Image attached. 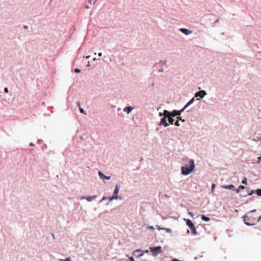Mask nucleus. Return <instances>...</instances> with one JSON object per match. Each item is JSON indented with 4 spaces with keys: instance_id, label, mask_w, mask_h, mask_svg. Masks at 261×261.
<instances>
[{
    "instance_id": "1",
    "label": "nucleus",
    "mask_w": 261,
    "mask_h": 261,
    "mask_svg": "<svg viewBox=\"0 0 261 261\" xmlns=\"http://www.w3.org/2000/svg\"><path fill=\"white\" fill-rule=\"evenodd\" d=\"M184 161L186 162L185 166L181 167V173L183 175H188L192 172L195 168L194 161L193 160L189 158H186Z\"/></svg>"
},
{
    "instance_id": "2",
    "label": "nucleus",
    "mask_w": 261,
    "mask_h": 261,
    "mask_svg": "<svg viewBox=\"0 0 261 261\" xmlns=\"http://www.w3.org/2000/svg\"><path fill=\"white\" fill-rule=\"evenodd\" d=\"M243 221L245 224L248 226L253 225L255 224L256 219L254 215H245L243 216Z\"/></svg>"
},
{
    "instance_id": "3",
    "label": "nucleus",
    "mask_w": 261,
    "mask_h": 261,
    "mask_svg": "<svg viewBox=\"0 0 261 261\" xmlns=\"http://www.w3.org/2000/svg\"><path fill=\"white\" fill-rule=\"evenodd\" d=\"M182 111L174 110L172 112H169L167 110H165L164 111V115L165 117H174L176 116H179Z\"/></svg>"
},
{
    "instance_id": "4",
    "label": "nucleus",
    "mask_w": 261,
    "mask_h": 261,
    "mask_svg": "<svg viewBox=\"0 0 261 261\" xmlns=\"http://www.w3.org/2000/svg\"><path fill=\"white\" fill-rule=\"evenodd\" d=\"M149 249L153 256H156L158 254L162 252L161 246L150 247Z\"/></svg>"
},
{
    "instance_id": "5",
    "label": "nucleus",
    "mask_w": 261,
    "mask_h": 261,
    "mask_svg": "<svg viewBox=\"0 0 261 261\" xmlns=\"http://www.w3.org/2000/svg\"><path fill=\"white\" fill-rule=\"evenodd\" d=\"M205 94H206V93L204 90H201V91L197 92L195 94V96L196 97L199 96L200 98H203Z\"/></svg>"
},
{
    "instance_id": "6",
    "label": "nucleus",
    "mask_w": 261,
    "mask_h": 261,
    "mask_svg": "<svg viewBox=\"0 0 261 261\" xmlns=\"http://www.w3.org/2000/svg\"><path fill=\"white\" fill-rule=\"evenodd\" d=\"M166 118L165 116V117L163 118L161 122L160 123V125H164L165 127H167L169 125L168 123L166 121Z\"/></svg>"
},
{
    "instance_id": "7",
    "label": "nucleus",
    "mask_w": 261,
    "mask_h": 261,
    "mask_svg": "<svg viewBox=\"0 0 261 261\" xmlns=\"http://www.w3.org/2000/svg\"><path fill=\"white\" fill-rule=\"evenodd\" d=\"M184 220L186 221V224L189 226L190 229L194 226V224L190 220L184 219Z\"/></svg>"
},
{
    "instance_id": "8",
    "label": "nucleus",
    "mask_w": 261,
    "mask_h": 261,
    "mask_svg": "<svg viewBox=\"0 0 261 261\" xmlns=\"http://www.w3.org/2000/svg\"><path fill=\"white\" fill-rule=\"evenodd\" d=\"M222 187L225 189H230L232 191L235 190V187L233 185H226V186H223Z\"/></svg>"
},
{
    "instance_id": "9",
    "label": "nucleus",
    "mask_w": 261,
    "mask_h": 261,
    "mask_svg": "<svg viewBox=\"0 0 261 261\" xmlns=\"http://www.w3.org/2000/svg\"><path fill=\"white\" fill-rule=\"evenodd\" d=\"M98 174L101 178H105L106 179H110L111 177L105 175L101 172L99 171Z\"/></svg>"
},
{
    "instance_id": "10",
    "label": "nucleus",
    "mask_w": 261,
    "mask_h": 261,
    "mask_svg": "<svg viewBox=\"0 0 261 261\" xmlns=\"http://www.w3.org/2000/svg\"><path fill=\"white\" fill-rule=\"evenodd\" d=\"M180 31L186 35L190 34L191 32L187 30V29L182 28L180 29Z\"/></svg>"
},
{
    "instance_id": "11",
    "label": "nucleus",
    "mask_w": 261,
    "mask_h": 261,
    "mask_svg": "<svg viewBox=\"0 0 261 261\" xmlns=\"http://www.w3.org/2000/svg\"><path fill=\"white\" fill-rule=\"evenodd\" d=\"M194 101V98H193L192 99H191L189 102L185 106V107L181 110V111H184L186 108H187L190 105H191V103H192Z\"/></svg>"
},
{
    "instance_id": "12",
    "label": "nucleus",
    "mask_w": 261,
    "mask_h": 261,
    "mask_svg": "<svg viewBox=\"0 0 261 261\" xmlns=\"http://www.w3.org/2000/svg\"><path fill=\"white\" fill-rule=\"evenodd\" d=\"M133 109V108L131 107H126L124 109V111L129 114Z\"/></svg>"
},
{
    "instance_id": "13",
    "label": "nucleus",
    "mask_w": 261,
    "mask_h": 261,
    "mask_svg": "<svg viewBox=\"0 0 261 261\" xmlns=\"http://www.w3.org/2000/svg\"><path fill=\"white\" fill-rule=\"evenodd\" d=\"M119 191V188L118 185H116L115 187L114 191V195L117 196Z\"/></svg>"
},
{
    "instance_id": "14",
    "label": "nucleus",
    "mask_w": 261,
    "mask_h": 261,
    "mask_svg": "<svg viewBox=\"0 0 261 261\" xmlns=\"http://www.w3.org/2000/svg\"><path fill=\"white\" fill-rule=\"evenodd\" d=\"M96 197V196L95 195V196H88L86 198L88 201H91L93 200L94 199H95Z\"/></svg>"
},
{
    "instance_id": "15",
    "label": "nucleus",
    "mask_w": 261,
    "mask_h": 261,
    "mask_svg": "<svg viewBox=\"0 0 261 261\" xmlns=\"http://www.w3.org/2000/svg\"><path fill=\"white\" fill-rule=\"evenodd\" d=\"M201 219L202 220L205 221H208L210 220V218L205 215H202L201 217Z\"/></svg>"
},
{
    "instance_id": "16",
    "label": "nucleus",
    "mask_w": 261,
    "mask_h": 261,
    "mask_svg": "<svg viewBox=\"0 0 261 261\" xmlns=\"http://www.w3.org/2000/svg\"><path fill=\"white\" fill-rule=\"evenodd\" d=\"M167 117L168 118L169 123H171V124H173L174 120L172 118V117L170 116V117Z\"/></svg>"
},
{
    "instance_id": "17",
    "label": "nucleus",
    "mask_w": 261,
    "mask_h": 261,
    "mask_svg": "<svg viewBox=\"0 0 261 261\" xmlns=\"http://www.w3.org/2000/svg\"><path fill=\"white\" fill-rule=\"evenodd\" d=\"M190 229L191 230V231H192V233L193 234H197V231H196V228H195V226L193 227L190 228Z\"/></svg>"
},
{
    "instance_id": "18",
    "label": "nucleus",
    "mask_w": 261,
    "mask_h": 261,
    "mask_svg": "<svg viewBox=\"0 0 261 261\" xmlns=\"http://www.w3.org/2000/svg\"><path fill=\"white\" fill-rule=\"evenodd\" d=\"M118 198V196H116V195H114L112 197H110L109 199H110V200H112L113 199H117Z\"/></svg>"
},
{
    "instance_id": "19",
    "label": "nucleus",
    "mask_w": 261,
    "mask_h": 261,
    "mask_svg": "<svg viewBox=\"0 0 261 261\" xmlns=\"http://www.w3.org/2000/svg\"><path fill=\"white\" fill-rule=\"evenodd\" d=\"M256 192L258 196H261V189H257L256 191Z\"/></svg>"
},
{
    "instance_id": "20",
    "label": "nucleus",
    "mask_w": 261,
    "mask_h": 261,
    "mask_svg": "<svg viewBox=\"0 0 261 261\" xmlns=\"http://www.w3.org/2000/svg\"><path fill=\"white\" fill-rule=\"evenodd\" d=\"M60 261H71V259L69 257H68L65 259H59Z\"/></svg>"
},
{
    "instance_id": "21",
    "label": "nucleus",
    "mask_w": 261,
    "mask_h": 261,
    "mask_svg": "<svg viewBox=\"0 0 261 261\" xmlns=\"http://www.w3.org/2000/svg\"><path fill=\"white\" fill-rule=\"evenodd\" d=\"M258 164H259L261 162V156L257 158V161Z\"/></svg>"
},
{
    "instance_id": "22",
    "label": "nucleus",
    "mask_w": 261,
    "mask_h": 261,
    "mask_svg": "<svg viewBox=\"0 0 261 261\" xmlns=\"http://www.w3.org/2000/svg\"><path fill=\"white\" fill-rule=\"evenodd\" d=\"M242 182L243 184H247V179L246 178H244V180L242 181Z\"/></svg>"
},
{
    "instance_id": "23",
    "label": "nucleus",
    "mask_w": 261,
    "mask_h": 261,
    "mask_svg": "<svg viewBox=\"0 0 261 261\" xmlns=\"http://www.w3.org/2000/svg\"><path fill=\"white\" fill-rule=\"evenodd\" d=\"M74 71L76 73H79L81 72V70L79 68H75Z\"/></svg>"
},
{
    "instance_id": "24",
    "label": "nucleus",
    "mask_w": 261,
    "mask_h": 261,
    "mask_svg": "<svg viewBox=\"0 0 261 261\" xmlns=\"http://www.w3.org/2000/svg\"><path fill=\"white\" fill-rule=\"evenodd\" d=\"M164 229L166 230L167 232H171V230L170 228H164Z\"/></svg>"
},
{
    "instance_id": "25",
    "label": "nucleus",
    "mask_w": 261,
    "mask_h": 261,
    "mask_svg": "<svg viewBox=\"0 0 261 261\" xmlns=\"http://www.w3.org/2000/svg\"><path fill=\"white\" fill-rule=\"evenodd\" d=\"M175 125L178 126L180 125L178 120H177L175 123Z\"/></svg>"
},
{
    "instance_id": "26",
    "label": "nucleus",
    "mask_w": 261,
    "mask_h": 261,
    "mask_svg": "<svg viewBox=\"0 0 261 261\" xmlns=\"http://www.w3.org/2000/svg\"><path fill=\"white\" fill-rule=\"evenodd\" d=\"M215 184H213L212 186V192H213L214 189H215Z\"/></svg>"
},
{
    "instance_id": "27",
    "label": "nucleus",
    "mask_w": 261,
    "mask_h": 261,
    "mask_svg": "<svg viewBox=\"0 0 261 261\" xmlns=\"http://www.w3.org/2000/svg\"><path fill=\"white\" fill-rule=\"evenodd\" d=\"M177 118L178 120H181L182 122H184V121H185V120H184V119H181V118L180 117H179V116H178V117H177Z\"/></svg>"
},
{
    "instance_id": "28",
    "label": "nucleus",
    "mask_w": 261,
    "mask_h": 261,
    "mask_svg": "<svg viewBox=\"0 0 261 261\" xmlns=\"http://www.w3.org/2000/svg\"><path fill=\"white\" fill-rule=\"evenodd\" d=\"M137 252H141V250L140 249H137L134 252V254L136 253H137Z\"/></svg>"
},
{
    "instance_id": "29",
    "label": "nucleus",
    "mask_w": 261,
    "mask_h": 261,
    "mask_svg": "<svg viewBox=\"0 0 261 261\" xmlns=\"http://www.w3.org/2000/svg\"><path fill=\"white\" fill-rule=\"evenodd\" d=\"M129 259L130 261H135L134 258L132 256L129 257Z\"/></svg>"
},
{
    "instance_id": "30",
    "label": "nucleus",
    "mask_w": 261,
    "mask_h": 261,
    "mask_svg": "<svg viewBox=\"0 0 261 261\" xmlns=\"http://www.w3.org/2000/svg\"><path fill=\"white\" fill-rule=\"evenodd\" d=\"M239 188L240 189H244L245 188L244 186H240Z\"/></svg>"
},
{
    "instance_id": "31",
    "label": "nucleus",
    "mask_w": 261,
    "mask_h": 261,
    "mask_svg": "<svg viewBox=\"0 0 261 261\" xmlns=\"http://www.w3.org/2000/svg\"><path fill=\"white\" fill-rule=\"evenodd\" d=\"M81 113H84V110L83 109L80 108V109Z\"/></svg>"
},
{
    "instance_id": "32",
    "label": "nucleus",
    "mask_w": 261,
    "mask_h": 261,
    "mask_svg": "<svg viewBox=\"0 0 261 261\" xmlns=\"http://www.w3.org/2000/svg\"><path fill=\"white\" fill-rule=\"evenodd\" d=\"M261 220V216H259L257 219H256V222H259Z\"/></svg>"
},
{
    "instance_id": "33",
    "label": "nucleus",
    "mask_w": 261,
    "mask_h": 261,
    "mask_svg": "<svg viewBox=\"0 0 261 261\" xmlns=\"http://www.w3.org/2000/svg\"><path fill=\"white\" fill-rule=\"evenodd\" d=\"M4 91L6 93H8L9 91L8 89L7 88H5Z\"/></svg>"
},
{
    "instance_id": "34",
    "label": "nucleus",
    "mask_w": 261,
    "mask_h": 261,
    "mask_svg": "<svg viewBox=\"0 0 261 261\" xmlns=\"http://www.w3.org/2000/svg\"><path fill=\"white\" fill-rule=\"evenodd\" d=\"M237 193H239L240 192V189L238 188V189H235Z\"/></svg>"
},
{
    "instance_id": "35",
    "label": "nucleus",
    "mask_w": 261,
    "mask_h": 261,
    "mask_svg": "<svg viewBox=\"0 0 261 261\" xmlns=\"http://www.w3.org/2000/svg\"><path fill=\"white\" fill-rule=\"evenodd\" d=\"M253 192H254V191H253V190H252V191H251V192L250 193H249L248 195H252V194L253 193Z\"/></svg>"
},
{
    "instance_id": "36",
    "label": "nucleus",
    "mask_w": 261,
    "mask_h": 261,
    "mask_svg": "<svg viewBox=\"0 0 261 261\" xmlns=\"http://www.w3.org/2000/svg\"><path fill=\"white\" fill-rule=\"evenodd\" d=\"M159 115H160V116H162L163 115H164V113H163V114H162V113H159Z\"/></svg>"
},
{
    "instance_id": "37",
    "label": "nucleus",
    "mask_w": 261,
    "mask_h": 261,
    "mask_svg": "<svg viewBox=\"0 0 261 261\" xmlns=\"http://www.w3.org/2000/svg\"><path fill=\"white\" fill-rule=\"evenodd\" d=\"M24 28L25 29H27L28 28V26H27V25H24Z\"/></svg>"
},
{
    "instance_id": "38",
    "label": "nucleus",
    "mask_w": 261,
    "mask_h": 261,
    "mask_svg": "<svg viewBox=\"0 0 261 261\" xmlns=\"http://www.w3.org/2000/svg\"><path fill=\"white\" fill-rule=\"evenodd\" d=\"M102 56V54L101 53L98 54V56L101 57Z\"/></svg>"
},
{
    "instance_id": "39",
    "label": "nucleus",
    "mask_w": 261,
    "mask_h": 261,
    "mask_svg": "<svg viewBox=\"0 0 261 261\" xmlns=\"http://www.w3.org/2000/svg\"><path fill=\"white\" fill-rule=\"evenodd\" d=\"M143 255V253H141L138 255V257L142 256Z\"/></svg>"
},
{
    "instance_id": "40",
    "label": "nucleus",
    "mask_w": 261,
    "mask_h": 261,
    "mask_svg": "<svg viewBox=\"0 0 261 261\" xmlns=\"http://www.w3.org/2000/svg\"><path fill=\"white\" fill-rule=\"evenodd\" d=\"M86 8L87 9H89V8H90V7H89V6H86Z\"/></svg>"
},
{
    "instance_id": "41",
    "label": "nucleus",
    "mask_w": 261,
    "mask_h": 261,
    "mask_svg": "<svg viewBox=\"0 0 261 261\" xmlns=\"http://www.w3.org/2000/svg\"><path fill=\"white\" fill-rule=\"evenodd\" d=\"M30 146H34V144H33L32 143H31L30 144Z\"/></svg>"
},
{
    "instance_id": "42",
    "label": "nucleus",
    "mask_w": 261,
    "mask_h": 261,
    "mask_svg": "<svg viewBox=\"0 0 261 261\" xmlns=\"http://www.w3.org/2000/svg\"><path fill=\"white\" fill-rule=\"evenodd\" d=\"M81 198L82 199H85V197H82Z\"/></svg>"
},
{
    "instance_id": "43",
    "label": "nucleus",
    "mask_w": 261,
    "mask_h": 261,
    "mask_svg": "<svg viewBox=\"0 0 261 261\" xmlns=\"http://www.w3.org/2000/svg\"><path fill=\"white\" fill-rule=\"evenodd\" d=\"M77 105L79 107L80 106V103L79 102L77 103Z\"/></svg>"
},
{
    "instance_id": "44",
    "label": "nucleus",
    "mask_w": 261,
    "mask_h": 261,
    "mask_svg": "<svg viewBox=\"0 0 261 261\" xmlns=\"http://www.w3.org/2000/svg\"><path fill=\"white\" fill-rule=\"evenodd\" d=\"M149 228L151 229H153V227L152 226L149 227Z\"/></svg>"
},
{
    "instance_id": "45",
    "label": "nucleus",
    "mask_w": 261,
    "mask_h": 261,
    "mask_svg": "<svg viewBox=\"0 0 261 261\" xmlns=\"http://www.w3.org/2000/svg\"><path fill=\"white\" fill-rule=\"evenodd\" d=\"M52 236H53V237L55 239V236H54V234H52Z\"/></svg>"
},
{
    "instance_id": "46",
    "label": "nucleus",
    "mask_w": 261,
    "mask_h": 261,
    "mask_svg": "<svg viewBox=\"0 0 261 261\" xmlns=\"http://www.w3.org/2000/svg\"><path fill=\"white\" fill-rule=\"evenodd\" d=\"M93 0H89L90 2L91 3Z\"/></svg>"
},
{
    "instance_id": "47",
    "label": "nucleus",
    "mask_w": 261,
    "mask_h": 261,
    "mask_svg": "<svg viewBox=\"0 0 261 261\" xmlns=\"http://www.w3.org/2000/svg\"><path fill=\"white\" fill-rule=\"evenodd\" d=\"M254 211H255V210H254V211H252L251 212H254Z\"/></svg>"
}]
</instances>
